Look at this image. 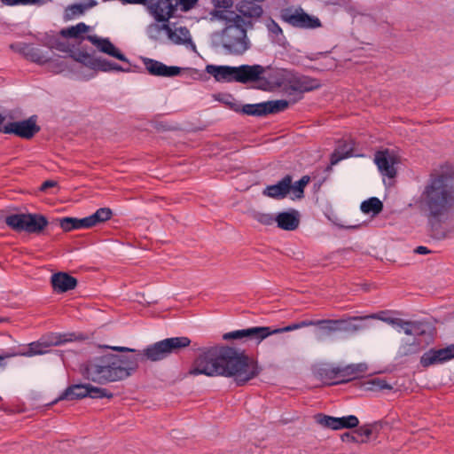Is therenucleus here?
Here are the masks:
<instances>
[{"mask_svg":"<svg viewBox=\"0 0 454 454\" xmlns=\"http://www.w3.org/2000/svg\"><path fill=\"white\" fill-rule=\"evenodd\" d=\"M411 206L427 218L434 239L448 238L442 223L454 207V169L447 166L431 173Z\"/></svg>","mask_w":454,"mask_h":454,"instance_id":"f257e3e1","label":"nucleus"},{"mask_svg":"<svg viewBox=\"0 0 454 454\" xmlns=\"http://www.w3.org/2000/svg\"><path fill=\"white\" fill-rule=\"evenodd\" d=\"M255 362L229 347H213L202 352L193 362L189 374L197 376H225L233 378L239 386L259 374Z\"/></svg>","mask_w":454,"mask_h":454,"instance_id":"f03ea898","label":"nucleus"},{"mask_svg":"<svg viewBox=\"0 0 454 454\" xmlns=\"http://www.w3.org/2000/svg\"><path fill=\"white\" fill-rule=\"evenodd\" d=\"M137 367V356L107 354L88 361L82 375L88 380L106 384L128 378Z\"/></svg>","mask_w":454,"mask_h":454,"instance_id":"7ed1b4c3","label":"nucleus"},{"mask_svg":"<svg viewBox=\"0 0 454 454\" xmlns=\"http://www.w3.org/2000/svg\"><path fill=\"white\" fill-rule=\"evenodd\" d=\"M124 71L118 64L98 59L82 51H72L70 72L77 78L88 80L94 76L96 71Z\"/></svg>","mask_w":454,"mask_h":454,"instance_id":"20e7f679","label":"nucleus"},{"mask_svg":"<svg viewBox=\"0 0 454 454\" xmlns=\"http://www.w3.org/2000/svg\"><path fill=\"white\" fill-rule=\"evenodd\" d=\"M191 344V340L188 337H172L155 342L153 345H149L142 352L126 347H110V348L121 352H132L135 353L134 356L138 358L145 357L151 361H159L167 357L171 353L176 352L180 348H186Z\"/></svg>","mask_w":454,"mask_h":454,"instance_id":"39448f33","label":"nucleus"},{"mask_svg":"<svg viewBox=\"0 0 454 454\" xmlns=\"http://www.w3.org/2000/svg\"><path fill=\"white\" fill-rule=\"evenodd\" d=\"M228 21L229 23L220 34V43L227 52L235 55L243 54L250 46L245 28L247 22L237 14Z\"/></svg>","mask_w":454,"mask_h":454,"instance_id":"423d86ee","label":"nucleus"},{"mask_svg":"<svg viewBox=\"0 0 454 454\" xmlns=\"http://www.w3.org/2000/svg\"><path fill=\"white\" fill-rule=\"evenodd\" d=\"M57 49L67 53V55L51 58L49 56L48 51L43 53L41 49L35 47L33 44L27 43L22 45L20 51L28 59L38 64H46L48 69L53 73L70 72L73 50L65 47L62 43L58 44Z\"/></svg>","mask_w":454,"mask_h":454,"instance_id":"0eeeda50","label":"nucleus"},{"mask_svg":"<svg viewBox=\"0 0 454 454\" xmlns=\"http://www.w3.org/2000/svg\"><path fill=\"white\" fill-rule=\"evenodd\" d=\"M366 369L364 364H352L345 366L325 364L319 366L316 373L324 384L337 385L356 379Z\"/></svg>","mask_w":454,"mask_h":454,"instance_id":"6e6552de","label":"nucleus"},{"mask_svg":"<svg viewBox=\"0 0 454 454\" xmlns=\"http://www.w3.org/2000/svg\"><path fill=\"white\" fill-rule=\"evenodd\" d=\"M278 75L276 84L290 96L302 94L320 87L318 80L289 70H281Z\"/></svg>","mask_w":454,"mask_h":454,"instance_id":"1a4fd4ad","label":"nucleus"},{"mask_svg":"<svg viewBox=\"0 0 454 454\" xmlns=\"http://www.w3.org/2000/svg\"><path fill=\"white\" fill-rule=\"evenodd\" d=\"M5 223L17 231L38 233L48 224L47 219L37 214H12L5 217Z\"/></svg>","mask_w":454,"mask_h":454,"instance_id":"9d476101","label":"nucleus"},{"mask_svg":"<svg viewBox=\"0 0 454 454\" xmlns=\"http://www.w3.org/2000/svg\"><path fill=\"white\" fill-rule=\"evenodd\" d=\"M73 337L74 334L72 333H51L43 336L37 341L29 343L27 350L23 351L22 355L25 356H34L46 354L51 347L59 346L71 341L73 340Z\"/></svg>","mask_w":454,"mask_h":454,"instance_id":"9b49d317","label":"nucleus"},{"mask_svg":"<svg viewBox=\"0 0 454 454\" xmlns=\"http://www.w3.org/2000/svg\"><path fill=\"white\" fill-rule=\"evenodd\" d=\"M281 20L290 26L301 29H315L322 26L320 20L304 12L302 8L285 9L280 14Z\"/></svg>","mask_w":454,"mask_h":454,"instance_id":"f8f14e48","label":"nucleus"},{"mask_svg":"<svg viewBox=\"0 0 454 454\" xmlns=\"http://www.w3.org/2000/svg\"><path fill=\"white\" fill-rule=\"evenodd\" d=\"M269 337L268 326H254L246 329L235 330L223 334L225 340H242L260 343Z\"/></svg>","mask_w":454,"mask_h":454,"instance_id":"ddd939ff","label":"nucleus"},{"mask_svg":"<svg viewBox=\"0 0 454 454\" xmlns=\"http://www.w3.org/2000/svg\"><path fill=\"white\" fill-rule=\"evenodd\" d=\"M317 424L324 427L333 430H340L343 428H354L358 426L359 420L355 415L344 417H332L325 414H317L315 416Z\"/></svg>","mask_w":454,"mask_h":454,"instance_id":"4468645a","label":"nucleus"},{"mask_svg":"<svg viewBox=\"0 0 454 454\" xmlns=\"http://www.w3.org/2000/svg\"><path fill=\"white\" fill-rule=\"evenodd\" d=\"M138 4L146 5L158 21L168 20L176 10L174 0H139Z\"/></svg>","mask_w":454,"mask_h":454,"instance_id":"2eb2a0df","label":"nucleus"},{"mask_svg":"<svg viewBox=\"0 0 454 454\" xmlns=\"http://www.w3.org/2000/svg\"><path fill=\"white\" fill-rule=\"evenodd\" d=\"M39 131L36 125L35 116H31L27 120L20 121L8 122L4 134H15L22 138H31Z\"/></svg>","mask_w":454,"mask_h":454,"instance_id":"dca6fc26","label":"nucleus"},{"mask_svg":"<svg viewBox=\"0 0 454 454\" xmlns=\"http://www.w3.org/2000/svg\"><path fill=\"white\" fill-rule=\"evenodd\" d=\"M374 162L382 176L389 178L395 176V165L398 163V159L394 152L389 150L377 152L374 155Z\"/></svg>","mask_w":454,"mask_h":454,"instance_id":"f3484780","label":"nucleus"},{"mask_svg":"<svg viewBox=\"0 0 454 454\" xmlns=\"http://www.w3.org/2000/svg\"><path fill=\"white\" fill-rule=\"evenodd\" d=\"M452 358H454V344L442 348H430L421 356L420 364L423 367H429Z\"/></svg>","mask_w":454,"mask_h":454,"instance_id":"a211bd4d","label":"nucleus"},{"mask_svg":"<svg viewBox=\"0 0 454 454\" xmlns=\"http://www.w3.org/2000/svg\"><path fill=\"white\" fill-rule=\"evenodd\" d=\"M161 28L174 44L184 45L186 48L195 50L196 46L192 42V35L187 27L182 26L172 27L169 24H163Z\"/></svg>","mask_w":454,"mask_h":454,"instance_id":"6ab92c4d","label":"nucleus"},{"mask_svg":"<svg viewBox=\"0 0 454 454\" xmlns=\"http://www.w3.org/2000/svg\"><path fill=\"white\" fill-rule=\"evenodd\" d=\"M265 70L264 67L258 64L236 67V82L246 84L261 81Z\"/></svg>","mask_w":454,"mask_h":454,"instance_id":"aec40b11","label":"nucleus"},{"mask_svg":"<svg viewBox=\"0 0 454 454\" xmlns=\"http://www.w3.org/2000/svg\"><path fill=\"white\" fill-rule=\"evenodd\" d=\"M142 62L148 73L154 76L174 77L181 73V68L178 67L167 66L150 58H143Z\"/></svg>","mask_w":454,"mask_h":454,"instance_id":"412c9836","label":"nucleus"},{"mask_svg":"<svg viewBox=\"0 0 454 454\" xmlns=\"http://www.w3.org/2000/svg\"><path fill=\"white\" fill-rule=\"evenodd\" d=\"M291 183L292 176L286 175L277 184L266 186L262 194L277 200L284 199L291 192Z\"/></svg>","mask_w":454,"mask_h":454,"instance_id":"4be33fe9","label":"nucleus"},{"mask_svg":"<svg viewBox=\"0 0 454 454\" xmlns=\"http://www.w3.org/2000/svg\"><path fill=\"white\" fill-rule=\"evenodd\" d=\"M206 71L219 82H236V67L207 65Z\"/></svg>","mask_w":454,"mask_h":454,"instance_id":"5701e85b","label":"nucleus"},{"mask_svg":"<svg viewBox=\"0 0 454 454\" xmlns=\"http://www.w3.org/2000/svg\"><path fill=\"white\" fill-rule=\"evenodd\" d=\"M100 51L115 58L119 60L128 62L127 58L122 54L107 38H100L97 35H88L86 37Z\"/></svg>","mask_w":454,"mask_h":454,"instance_id":"b1692460","label":"nucleus"},{"mask_svg":"<svg viewBox=\"0 0 454 454\" xmlns=\"http://www.w3.org/2000/svg\"><path fill=\"white\" fill-rule=\"evenodd\" d=\"M51 282L57 293H66L74 289L77 286L76 278L66 272L54 273L51 276Z\"/></svg>","mask_w":454,"mask_h":454,"instance_id":"393cba45","label":"nucleus"},{"mask_svg":"<svg viewBox=\"0 0 454 454\" xmlns=\"http://www.w3.org/2000/svg\"><path fill=\"white\" fill-rule=\"evenodd\" d=\"M340 324L341 322L339 319L317 320L315 335L318 340H322L333 333L339 332V325Z\"/></svg>","mask_w":454,"mask_h":454,"instance_id":"a878e982","label":"nucleus"},{"mask_svg":"<svg viewBox=\"0 0 454 454\" xmlns=\"http://www.w3.org/2000/svg\"><path fill=\"white\" fill-rule=\"evenodd\" d=\"M354 145L355 143L351 139L340 141L331 155V164L335 165L343 159L355 156Z\"/></svg>","mask_w":454,"mask_h":454,"instance_id":"bb28decb","label":"nucleus"},{"mask_svg":"<svg viewBox=\"0 0 454 454\" xmlns=\"http://www.w3.org/2000/svg\"><path fill=\"white\" fill-rule=\"evenodd\" d=\"M278 227L285 231H294L300 223L299 214L297 211L282 212L276 215Z\"/></svg>","mask_w":454,"mask_h":454,"instance_id":"cd10ccee","label":"nucleus"},{"mask_svg":"<svg viewBox=\"0 0 454 454\" xmlns=\"http://www.w3.org/2000/svg\"><path fill=\"white\" fill-rule=\"evenodd\" d=\"M87 384H75L68 387L59 399L75 400L87 397Z\"/></svg>","mask_w":454,"mask_h":454,"instance_id":"c85d7f7f","label":"nucleus"},{"mask_svg":"<svg viewBox=\"0 0 454 454\" xmlns=\"http://www.w3.org/2000/svg\"><path fill=\"white\" fill-rule=\"evenodd\" d=\"M113 215V212L108 207H100L95 213L86 216L88 228H91L98 223L109 220Z\"/></svg>","mask_w":454,"mask_h":454,"instance_id":"c756f323","label":"nucleus"},{"mask_svg":"<svg viewBox=\"0 0 454 454\" xmlns=\"http://www.w3.org/2000/svg\"><path fill=\"white\" fill-rule=\"evenodd\" d=\"M238 11L244 18H259L262 14V8L254 2H241Z\"/></svg>","mask_w":454,"mask_h":454,"instance_id":"7c9ffc66","label":"nucleus"},{"mask_svg":"<svg viewBox=\"0 0 454 454\" xmlns=\"http://www.w3.org/2000/svg\"><path fill=\"white\" fill-rule=\"evenodd\" d=\"M237 112H241L244 114L249 116H264L267 114L265 102L257 104H247L239 107H233Z\"/></svg>","mask_w":454,"mask_h":454,"instance_id":"2f4dec72","label":"nucleus"},{"mask_svg":"<svg viewBox=\"0 0 454 454\" xmlns=\"http://www.w3.org/2000/svg\"><path fill=\"white\" fill-rule=\"evenodd\" d=\"M59 225L65 231H70L73 230L80 229H89L88 223L86 222V217L81 219L74 217H64L60 219Z\"/></svg>","mask_w":454,"mask_h":454,"instance_id":"473e14b6","label":"nucleus"},{"mask_svg":"<svg viewBox=\"0 0 454 454\" xmlns=\"http://www.w3.org/2000/svg\"><path fill=\"white\" fill-rule=\"evenodd\" d=\"M420 343L416 338L403 340L398 348L399 356H407L419 352Z\"/></svg>","mask_w":454,"mask_h":454,"instance_id":"72a5a7b5","label":"nucleus"},{"mask_svg":"<svg viewBox=\"0 0 454 454\" xmlns=\"http://www.w3.org/2000/svg\"><path fill=\"white\" fill-rule=\"evenodd\" d=\"M352 317H353L348 319H340L341 324L339 325V332L356 333L369 327L366 324L356 323L363 322L364 320H353Z\"/></svg>","mask_w":454,"mask_h":454,"instance_id":"f704fd0d","label":"nucleus"},{"mask_svg":"<svg viewBox=\"0 0 454 454\" xmlns=\"http://www.w3.org/2000/svg\"><path fill=\"white\" fill-rule=\"evenodd\" d=\"M383 208L382 202L376 197H372L361 203L360 209L364 214L378 215Z\"/></svg>","mask_w":454,"mask_h":454,"instance_id":"c9c22d12","label":"nucleus"},{"mask_svg":"<svg viewBox=\"0 0 454 454\" xmlns=\"http://www.w3.org/2000/svg\"><path fill=\"white\" fill-rule=\"evenodd\" d=\"M216 2L215 15L222 20H231L233 19L232 12L228 9L232 6V0H215Z\"/></svg>","mask_w":454,"mask_h":454,"instance_id":"e433bc0d","label":"nucleus"},{"mask_svg":"<svg viewBox=\"0 0 454 454\" xmlns=\"http://www.w3.org/2000/svg\"><path fill=\"white\" fill-rule=\"evenodd\" d=\"M89 30V27L83 23L80 22L75 26H72L61 30V35L64 37L67 38H80L83 34H85Z\"/></svg>","mask_w":454,"mask_h":454,"instance_id":"4c0bfd02","label":"nucleus"},{"mask_svg":"<svg viewBox=\"0 0 454 454\" xmlns=\"http://www.w3.org/2000/svg\"><path fill=\"white\" fill-rule=\"evenodd\" d=\"M288 101L285 99L265 101L267 114L282 112L286 110L288 107Z\"/></svg>","mask_w":454,"mask_h":454,"instance_id":"58836bf2","label":"nucleus"},{"mask_svg":"<svg viewBox=\"0 0 454 454\" xmlns=\"http://www.w3.org/2000/svg\"><path fill=\"white\" fill-rule=\"evenodd\" d=\"M87 396L90 398H112L113 394L107 389L98 387H94L87 384Z\"/></svg>","mask_w":454,"mask_h":454,"instance_id":"ea45409f","label":"nucleus"},{"mask_svg":"<svg viewBox=\"0 0 454 454\" xmlns=\"http://www.w3.org/2000/svg\"><path fill=\"white\" fill-rule=\"evenodd\" d=\"M309 182V176H303L298 182L294 184H291V192L295 198L300 199L303 197L304 188Z\"/></svg>","mask_w":454,"mask_h":454,"instance_id":"a19ab883","label":"nucleus"},{"mask_svg":"<svg viewBox=\"0 0 454 454\" xmlns=\"http://www.w3.org/2000/svg\"><path fill=\"white\" fill-rule=\"evenodd\" d=\"M266 27L270 36L274 37L275 39L280 40V38L284 37L282 28L274 20L270 19L266 22Z\"/></svg>","mask_w":454,"mask_h":454,"instance_id":"79ce46f5","label":"nucleus"},{"mask_svg":"<svg viewBox=\"0 0 454 454\" xmlns=\"http://www.w3.org/2000/svg\"><path fill=\"white\" fill-rule=\"evenodd\" d=\"M402 331L407 335H419L422 333L420 330V324L417 322L405 321V324H402Z\"/></svg>","mask_w":454,"mask_h":454,"instance_id":"37998d69","label":"nucleus"},{"mask_svg":"<svg viewBox=\"0 0 454 454\" xmlns=\"http://www.w3.org/2000/svg\"><path fill=\"white\" fill-rule=\"evenodd\" d=\"M370 318L380 319V320H381L383 322L387 323L388 325H390L392 326L395 325V321L397 319V317H385L384 313H381V314H372V315H369V316L352 317L353 320H368Z\"/></svg>","mask_w":454,"mask_h":454,"instance_id":"c03bdc74","label":"nucleus"},{"mask_svg":"<svg viewBox=\"0 0 454 454\" xmlns=\"http://www.w3.org/2000/svg\"><path fill=\"white\" fill-rule=\"evenodd\" d=\"M3 4L9 6L15 5H42L44 0H1Z\"/></svg>","mask_w":454,"mask_h":454,"instance_id":"a18cd8bd","label":"nucleus"},{"mask_svg":"<svg viewBox=\"0 0 454 454\" xmlns=\"http://www.w3.org/2000/svg\"><path fill=\"white\" fill-rule=\"evenodd\" d=\"M254 219L264 225H271L276 223V216L268 213H255Z\"/></svg>","mask_w":454,"mask_h":454,"instance_id":"49530a36","label":"nucleus"},{"mask_svg":"<svg viewBox=\"0 0 454 454\" xmlns=\"http://www.w3.org/2000/svg\"><path fill=\"white\" fill-rule=\"evenodd\" d=\"M298 329H299L298 322L290 324L285 327H280V328H271V327L268 326L269 336L273 335V334L283 333H286V332H292V331L298 330Z\"/></svg>","mask_w":454,"mask_h":454,"instance_id":"de8ad7c7","label":"nucleus"},{"mask_svg":"<svg viewBox=\"0 0 454 454\" xmlns=\"http://www.w3.org/2000/svg\"><path fill=\"white\" fill-rule=\"evenodd\" d=\"M372 434V429L370 425H364L356 430V434L359 439H363V442L369 439Z\"/></svg>","mask_w":454,"mask_h":454,"instance_id":"09e8293b","label":"nucleus"},{"mask_svg":"<svg viewBox=\"0 0 454 454\" xmlns=\"http://www.w3.org/2000/svg\"><path fill=\"white\" fill-rule=\"evenodd\" d=\"M83 12L84 7L82 4H73L66 10V16L72 18L82 14Z\"/></svg>","mask_w":454,"mask_h":454,"instance_id":"8fccbe9b","label":"nucleus"},{"mask_svg":"<svg viewBox=\"0 0 454 454\" xmlns=\"http://www.w3.org/2000/svg\"><path fill=\"white\" fill-rule=\"evenodd\" d=\"M341 440L343 442H363V439H359L356 436V431L354 433H345V434H343L342 436H341Z\"/></svg>","mask_w":454,"mask_h":454,"instance_id":"3c124183","label":"nucleus"},{"mask_svg":"<svg viewBox=\"0 0 454 454\" xmlns=\"http://www.w3.org/2000/svg\"><path fill=\"white\" fill-rule=\"evenodd\" d=\"M198 0H179L180 4L182 5L184 11L190 10L194 6Z\"/></svg>","mask_w":454,"mask_h":454,"instance_id":"603ef678","label":"nucleus"},{"mask_svg":"<svg viewBox=\"0 0 454 454\" xmlns=\"http://www.w3.org/2000/svg\"><path fill=\"white\" fill-rule=\"evenodd\" d=\"M317 320H302L298 322L299 329L308 326H315Z\"/></svg>","mask_w":454,"mask_h":454,"instance_id":"864d4df0","label":"nucleus"},{"mask_svg":"<svg viewBox=\"0 0 454 454\" xmlns=\"http://www.w3.org/2000/svg\"><path fill=\"white\" fill-rule=\"evenodd\" d=\"M57 183L53 180H47L41 185V191H46L48 188L54 187Z\"/></svg>","mask_w":454,"mask_h":454,"instance_id":"5fc2aeb1","label":"nucleus"},{"mask_svg":"<svg viewBox=\"0 0 454 454\" xmlns=\"http://www.w3.org/2000/svg\"><path fill=\"white\" fill-rule=\"evenodd\" d=\"M414 252L419 254H427L430 253L429 249L424 246L417 247Z\"/></svg>","mask_w":454,"mask_h":454,"instance_id":"6e6d98bb","label":"nucleus"},{"mask_svg":"<svg viewBox=\"0 0 454 454\" xmlns=\"http://www.w3.org/2000/svg\"><path fill=\"white\" fill-rule=\"evenodd\" d=\"M5 117L0 113V132H4L7 127V123L4 122Z\"/></svg>","mask_w":454,"mask_h":454,"instance_id":"4d7b16f0","label":"nucleus"},{"mask_svg":"<svg viewBox=\"0 0 454 454\" xmlns=\"http://www.w3.org/2000/svg\"><path fill=\"white\" fill-rule=\"evenodd\" d=\"M402 324H405V321L401 318H397L393 327L395 328L398 332H402Z\"/></svg>","mask_w":454,"mask_h":454,"instance_id":"13d9d810","label":"nucleus"},{"mask_svg":"<svg viewBox=\"0 0 454 454\" xmlns=\"http://www.w3.org/2000/svg\"><path fill=\"white\" fill-rule=\"evenodd\" d=\"M123 4H138L139 0H120Z\"/></svg>","mask_w":454,"mask_h":454,"instance_id":"bf43d9fd","label":"nucleus"},{"mask_svg":"<svg viewBox=\"0 0 454 454\" xmlns=\"http://www.w3.org/2000/svg\"><path fill=\"white\" fill-rule=\"evenodd\" d=\"M4 358L2 356H0V367H2L4 365Z\"/></svg>","mask_w":454,"mask_h":454,"instance_id":"052dcab7","label":"nucleus"}]
</instances>
